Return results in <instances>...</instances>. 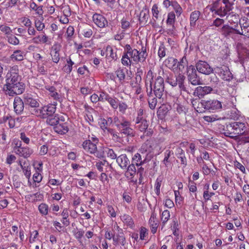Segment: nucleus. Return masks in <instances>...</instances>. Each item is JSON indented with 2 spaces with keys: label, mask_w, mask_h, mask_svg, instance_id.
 I'll return each mask as SVG.
<instances>
[{
  "label": "nucleus",
  "mask_w": 249,
  "mask_h": 249,
  "mask_svg": "<svg viewBox=\"0 0 249 249\" xmlns=\"http://www.w3.org/2000/svg\"><path fill=\"white\" fill-rule=\"evenodd\" d=\"M142 45L140 51L132 48L130 44H126L121 58L122 65L126 67H130L132 64H137L145 62L147 56L145 46L141 41Z\"/></svg>",
  "instance_id": "obj_2"
},
{
  "label": "nucleus",
  "mask_w": 249,
  "mask_h": 249,
  "mask_svg": "<svg viewBox=\"0 0 249 249\" xmlns=\"http://www.w3.org/2000/svg\"><path fill=\"white\" fill-rule=\"evenodd\" d=\"M120 133L129 138H133L135 136V130L130 127L131 123L127 120L122 122Z\"/></svg>",
  "instance_id": "obj_9"
},
{
  "label": "nucleus",
  "mask_w": 249,
  "mask_h": 249,
  "mask_svg": "<svg viewBox=\"0 0 249 249\" xmlns=\"http://www.w3.org/2000/svg\"><path fill=\"white\" fill-rule=\"evenodd\" d=\"M200 16V12L199 11H195L191 13L190 17V25L191 26H195L196 22Z\"/></svg>",
  "instance_id": "obj_44"
},
{
  "label": "nucleus",
  "mask_w": 249,
  "mask_h": 249,
  "mask_svg": "<svg viewBox=\"0 0 249 249\" xmlns=\"http://www.w3.org/2000/svg\"><path fill=\"white\" fill-rule=\"evenodd\" d=\"M139 73V71L137 72L135 79L132 80L130 84L131 90L135 95L140 94L142 92V77Z\"/></svg>",
  "instance_id": "obj_7"
},
{
  "label": "nucleus",
  "mask_w": 249,
  "mask_h": 249,
  "mask_svg": "<svg viewBox=\"0 0 249 249\" xmlns=\"http://www.w3.org/2000/svg\"><path fill=\"white\" fill-rule=\"evenodd\" d=\"M104 153L107 154V158L115 160L117 158V154L112 149L109 148H106L105 150L103 151Z\"/></svg>",
  "instance_id": "obj_59"
},
{
  "label": "nucleus",
  "mask_w": 249,
  "mask_h": 249,
  "mask_svg": "<svg viewBox=\"0 0 249 249\" xmlns=\"http://www.w3.org/2000/svg\"><path fill=\"white\" fill-rule=\"evenodd\" d=\"M107 102L113 109L116 110L118 108L119 100L115 96H111Z\"/></svg>",
  "instance_id": "obj_56"
},
{
  "label": "nucleus",
  "mask_w": 249,
  "mask_h": 249,
  "mask_svg": "<svg viewBox=\"0 0 249 249\" xmlns=\"http://www.w3.org/2000/svg\"><path fill=\"white\" fill-rule=\"evenodd\" d=\"M136 124V128L139 130L141 132L145 131L148 127V123L147 121L145 120H142L140 122H135Z\"/></svg>",
  "instance_id": "obj_46"
},
{
  "label": "nucleus",
  "mask_w": 249,
  "mask_h": 249,
  "mask_svg": "<svg viewBox=\"0 0 249 249\" xmlns=\"http://www.w3.org/2000/svg\"><path fill=\"white\" fill-rule=\"evenodd\" d=\"M73 232L74 237L78 241L81 240L84 234V231L82 229L77 228Z\"/></svg>",
  "instance_id": "obj_64"
},
{
  "label": "nucleus",
  "mask_w": 249,
  "mask_h": 249,
  "mask_svg": "<svg viewBox=\"0 0 249 249\" xmlns=\"http://www.w3.org/2000/svg\"><path fill=\"white\" fill-rule=\"evenodd\" d=\"M193 107L198 113L202 112V100L201 98H196L192 102Z\"/></svg>",
  "instance_id": "obj_37"
},
{
  "label": "nucleus",
  "mask_w": 249,
  "mask_h": 249,
  "mask_svg": "<svg viewBox=\"0 0 249 249\" xmlns=\"http://www.w3.org/2000/svg\"><path fill=\"white\" fill-rule=\"evenodd\" d=\"M226 128V135L231 138L243 134L246 129L245 124L236 122L227 124Z\"/></svg>",
  "instance_id": "obj_4"
},
{
  "label": "nucleus",
  "mask_w": 249,
  "mask_h": 249,
  "mask_svg": "<svg viewBox=\"0 0 249 249\" xmlns=\"http://www.w3.org/2000/svg\"><path fill=\"white\" fill-rule=\"evenodd\" d=\"M222 32L225 36H229L232 38L233 37L235 34H245L243 31L242 32H241L238 30L236 29L235 28L233 27H231L229 25H224L222 28Z\"/></svg>",
  "instance_id": "obj_14"
},
{
  "label": "nucleus",
  "mask_w": 249,
  "mask_h": 249,
  "mask_svg": "<svg viewBox=\"0 0 249 249\" xmlns=\"http://www.w3.org/2000/svg\"><path fill=\"white\" fill-rule=\"evenodd\" d=\"M62 118H63V117L59 118L58 115H55L53 116V115L52 116L46 118V122L48 124L55 126V125L59 122V120L63 121Z\"/></svg>",
  "instance_id": "obj_45"
},
{
  "label": "nucleus",
  "mask_w": 249,
  "mask_h": 249,
  "mask_svg": "<svg viewBox=\"0 0 249 249\" xmlns=\"http://www.w3.org/2000/svg\"><path fill=\"white\" fill-rule=\"evenodd\" d=\"M107 133L109 138L114 142L119 143L123 142V138L120 135L121 133L117 132L115 129H107Z\"/></svg>",
  "instance_id": "obj_15"
},
{
  "label": "nucleus",
  "mask_w": 249,
  "mask_h": 249,
  "mask_svg": "<svg viewBox=\"0 0 249 249\" xmlns=\"http://www.w3.org/2000/svg\"><path fill=\"white\" fill-rule=\"evenodd\" d=\"M66 63L63 67L62 70L64 73L69 74L72 71V67L75 64V63L72 60L71 56L66 58Z\"/></svg>",
  "instance_id": "obj_28"
},
{
  "label": "nucleus",
  "mask_w": 249,
  "mask_h": 249,
  "mask_svg": "<svg viewBox=\"0 0 249 249\" xmlns=\"http://www.w3.org/2000/svg\"><path fill=\"white\" fill-rule=\"evenodd\" d=\"M166 50L164 44L160 42L158 52V55L160 59L166 56Z\"/></svg>",
  "instance_id": "obj_55"
},
{
  "label": "nucleus",
  "mask_w": 249,
  "mask_h": 249,
  "mask_svg": "<svg viewBox=\"0 0 249 249\" xmlns=\"http://www.w3.org/2000/svg\"><path fill=\"white\" fill-rule=\"evenodd\" d=\"M115 74L121 84H123L125 78V71L124 69L119 68L115 71Z\"/></svg>",
  "instance_id": "obj_50"
},
{
  "label": "nucleus",
  "mask_w": 249,
  "mask_h": 249,
  "mask_svg": "<svg viewBox=\"0 0 249 249\" xmlns=\"http://www.w3.org/2000/svg\"><path fill=\"white\" fill-rule=\"evenodd\" d=\"M53 129L55 132L61 135L65 134L69 131L68 124L66 123L59 122L53 127Z\"/></svg>",
  "instance_id": "obj_26"
},
{
  "label": "nucleus",
  "mask_w": 249,
  "mask_h": 249,
  "mask_svg": "<svg viewBox=\"0 0 249 249\" xmlns=\"http://www.w3.org/2000/svg\"><path fill=\"white\" fill-rule=\"evenodd\" d=\"M148 224L151 232L153 234H155L159 226V221L157 218L156 213L153 212L151 213L150 217L148 221Z\"/></svg>",
  "instance_id": "obj_13"
},
{
  "label": "nucleus",
  "mask_w": 249,
  "mask_h": 249,
  "mask_svg": "<svg viewBox=\"0 0 249 249\" xmlns=\"http://www.w3.org/2000/svg\"><path fill=\"white\" fill-rule=\"evenodd\" d=\"M173 154L172 151L170 150H166L164 152V158L163 160V163H164L166 167H168L170 165L171 161L169 160V158L171 155Z\"/></svg>",
  "instance_id": "obj_51"
},
{
  "label": "nucleus",
  "mask_w": 249,
  "mask_h": 249,
  "mask_svg": "<svg viewBox=\"0 0 249 249\" xmlns=\"http://www.w3.org/2000/svg\"><path fill=\"white\" fill-rule=\"evenodd\" d=\"M106 58L110 61H115L118 58L116 50H114L110 45L106 47Z\"/></svg>",
  "instance_id": "obj_30"
},
{
  "label": "nucleus",
  "mask_w": 249,
  "mask_h": 249,
  "mask_svg": "<svg viewBox=\"0 0 249 249\" xmlns=\"http://www.w3.org/2000/svg\"><path fill=\"white\" fill-rule=\"evenodd\" d=\"M38 209L42 215H47L49 212V206L44 203H42L39 205Z\"/></svg>",
  "instance_id": "obj_54"
},
{
  "label": "nucleus",
  "mask_w": 249,
  "mask_h": 249,
  "mask_svg": "<svg viewBox=\"0 0 249 249\" xmlns=\"http://www.w3.org/2000/svg\"><path fill=\"white\" fill-rule=\"evenodd\" d=\"M162 182V178L159 177L155 181L154 185L155 193L157 196H159L160 194V188L161 186Z\"/></svg>",
  "instance_id": "obj_61"
},
{
  "label": "nucleus",
  "mask_w": 249,
  "mask_h": 249,
  "mask_svg": "<svg viewBox=\"0 0 249 249\" xmlns=\"http://www.w3.org/2000/svg\"><path fill=\"white\" fill-rule=\"evenodd\" d=\"M185 77L182 74H179L177 76V85L180 89V91H187V89L184 84Z\"/></svg>",
  "instance_id": "obj_42"
},
{
  "label": "nucleus",
  "mask_w": 249,
  "mask_h": 249,
  "mask_svg": "<svg viewBox=\"0 0 249 249\" xmlns=\"http://www.w3.org/2000/svg\"><path fill=\"white\" fill-rule=\"evenodd\" d=\"M60 46L58 44H55L52 47L50 54L52 61L55 63H57L60 60Z\"/></svg>",
  "instance_id": "obj_16"
},
{
  "label": "nucleus",
  "mask_w": 249,
  "mask_h": 249,
  "mask_svg": "<svg viewBox=\"0 0 249 249\" xmlns=\"http://www.w3.org/2000/svg\"><path fill=\"white\" fill-rule=\"evenodd\" d=\"M146 92L148 96L147 100L149 107L151 109L153 110L156 108L157 104V98L153 95L151 89L148 90V88L146 87Z\"/></svg>",
  "instance_id": "obj_21"
},
{
  "label": "nucleus",
  "mask_w": 249,
  "mask_h": 249,
  "mask_svg": "<svg viewBox=\"0 0 249 249\" xmlns=\"http://www.w3.org/2000/svg\"><path fill=\"white\" fill-rule=\"evenodd\" d=\"M57 105V103L56 102H53L52 104H49L47 105L41 107L43 119H46L53 115L56 111Z\"/></svg>",
  "instance_id": "obj_10"
},
{
  "label": "nucleus",
  "mask_w": 249,
  "mask_h": 249,
  "mask_svg": "<svg viewBox=\"0 0 249 249\" xmlns=\"http://www.w3.org/2000/svg\"><path fill=\"white\" fill-rule=\"evenodd\" d=\"M170 217V212L167 210H164L162 212L161 214V220L162 222V228L165 225L167 222L169 220Z\"/></svg>",
  "instance_id": "obj_52"
},
{
  "label": "nucleus",
  "mask_w": 249,
  "mask_h": 249,
  "mask_svg": "<svg viewBox=\"0 0 249 249\" xmlns=\"http://www.w3.org/2000/svg\"><path fill=\"white\" fill-rule=\"evenodd\" d=\"M192 69V73H189L188 77L189 78V80L190 81L191 84L194 85H197L201 84V83L200 80V78L199 76H197L196 73V71H195V72H193V71L195 70L194 67L192 66H190L188 68V71H190V69Z\"/></svg>",
  "instance_id": "obj_27"
},
{
  "label": "nucleus",
  "mask_w": 249,
  "mask_h": 249,
  "mask_svg": "<svg viewBox=\"0 0 249 249\" xmlns=\"http://www.w3.org/2000/svg\"><path fill=\"white\" fill-rule=\"evenodd\" d=\"M116 162L123 169H126L130 164V161L126 154H121L116 158Z\"/></svg>",
  "instance_id": "obj_20"
},
{
  "label": "nucleus",
  "mask_w": 249,
  "mask_h": 249,
  "mask_svg": "<svg viewBox=\"0 0 249 249\" xmlns=\"http://www.w3.org/2000/svg\"><path fill=\"white\" fill-rule=\"evenodd\" d=\"M61 216L62 217V218L61 220V222L66 227L68 226L70 224V222L69 218V210L67 208H64L63 210L61 213Z\"/></svg>",
  "instance_id": "obj_38"
},
{
  "label": "nucleus",
  "mask_w": 249,
  "mask_h": 249,
  "mask_svg": "<svg viewBox=\"0 0 249 249\" xmlns=\"http://www.w3.org/2000/svg\"><path fill=\"white\" fill-rule=\"evenodd\" d=\"M152 141L147 140L141 146L139 151L142 153L149 152L152 148Z\"/></svg>",
  "instance_id": "obj_43"
},
{
  "label": "nucleus",
  "mask_w": 249,
  "mask_h": 249,
  "mask_svg": "<svg viewBox=\"0 0 249 249\" xmlns=\"http://www.w3.org/2000/svg\"><path fill=\"white\" fill-rule=\"evenodd\" d=\"M175 19L176 15L174 12L171 11L168 13L166 24L167 27H169V30L172 31H173L175 29Z\"/></svg>",
  "instance_id": "obj_31"
},
{
  "label": "nucleus",
  "mask_w": 249,
  "mask_h": 249,
  "mask_svg": "<svg viewBox=\"0 0 249 249\" xmlns=\"http://www.w3.org/2000/svg\"><path fill=\"white\" fill-rule=\"evenodd\" d=\"M25 88V84L20 81L18 67L17 65L11 67L6 75L3 91L6 95L14 96L23 93Z\"/></svg>",
  "instance_id": "obj_1"
},
{
  "label": "nucleus",
  "mask_w": 249,
  "mask_h": 249,
  "mask_svg": "<svg viewBox=\"0 0 249 249\" xmlns=\"http://www.w3.org/2000/svg\"><path fill=\"white\" fill-rule=\"evenodd\" d=\"M24 174L27 178H29L31 177V167L29 164L25 161L23 163V166L21 167Z\"/></svg>",
  "instance_id": "obj_49"
},
{
  "label": "nucleus",
  "mask_w": 249,
  "mask_h": 249,
  "mask_svg": "<svg viewBox=\"0 0 249 249\" xmlns=\"http://www.w3.org/2000/svg\"><path fill=\"white\" fill-rule=\"evenodd\" d=\"M93 23L99 28H103L108 25L107 18L102 15L95 13L92 16Z\"/></svg>",
  "instance_id": "obj_11"
},
{
  "label": "nucleus",
  "mask_w": 249,
  "mask_h": 249,
  "mask_svg": "<svg viewBox=\"0 0 249 249\" xmlns=\"http://www.w3.org/2000/svg\"><path fill=\"white\" fill-rule=\"evenodd\" d=\"M145 163V160H142L141 155L140 153H136L132 158V163L139 167Z\"/></svg>",
  "instance_id": "obj_39"
},
{
  "label": "nucleus",
  "mask_w": 249,
  "mask_h": 249,
  "mask_svg": "<svg viewBox=\"0 0 249 249\" xmlns=\"http://www.w3.org/2000/svg\"><path fill=\"white\" fill-rule=\"evenodd\" d=\"M43 195L38 192L35 194H29L25 196L26 200L32 202L40 201L43 199Z\"/></svg>",
  "instance_id": "obj_35"
},
{
  "label": "nucleus",
  "mask_w": 249,
  "mask_h": 249,
  "mask_svg": "<svg viewBox=\"0 0 249 249\" xmlns=\"http://www.w3.org/2000/svg\"><path fill=\"white\" fill-rule=\"evenodd\" d=\"M127 170L125 173L126 178L131 182H136L137 180H134L133 178L136 173V169L134 163L129 164L126 167Z\"/></svg>",
  "instance_id": "obj_18"
},
{
  "label": "nucleus",
  "mask_w": 249,
  "mask_h": 249,
  "mask_svg": "<svg viewBox=\"0 0 249 249\" xmlns=\"http://www.w3.org/2000/svg\"><path fill=\"white\" fill-rule=\"evenodd\" d=\"M77 73L84 76H89L90 74L89 71L86 65L79 67L77 69Z\"/></svg>",
  "instance_id": "obj_60"
},
{
  "label": "nucleus",
  "mask_w": 249,
  "mask_h": 249,
  "mask_svg": "<svg viewBox=\"0 0 249 249\" xmlns=\"http://www.w3.org/2000/svg\"><path fill=\"white\" fill-rule=\"evenodd\" d=\"M47 60H42L41 62H38L37 63V71L39 74L42 75H46L47 73V69L46 67Z\"/></svg>",
  "instance_id": "obj_32"
},
{
  "label": "nucleus",
  "mask_w": 249,
  "mask_h": 249,
  "mask_svg": "<svg viewBox=\"0 0 249 249\" xmlns=\"http://www.w3.org/2000/svg\"><path fill=\"white\" fill-rule=\"evenodd\" d=\"M33 166L36 172H42L43 162L41 161L35 160L33 163Z\"/></svg>",
  "instance_id": "obj_62"
},
{
  "label": "nucleus",
  "mask_w": 249,
  "mask_h": 249,
  "mask_svg": "<svg viewBox=\"0 0 249 249\" xmlns=\"http://www.w3.org/2000/svg\"><path fill=\"white\" fill-rule=\"evenodd\" d=\"M188 64L186 55L185 54L179 61H178V69L179 71L183 72L185 70V68L187 67Z\"/></svg>",
  "instance_id": "obj_41"
},
{
  "label": "nucleus",
  "mask_w": 249,
  "mask_h": 249,
  "mask_svg": "<svg viewBox=\"0 0 249 249\" xmlns=\"http://www.w3.org/2000/svg\"><path fill=\"white\" fill-rule=\"evenodd\" d=\"M25 53L23 51L17 50L14 51L10 56V58L14 61H20L23 60Z\"/></svg>",
  "instance_id": "obj_33"
},
{
  "label": "nucleus",
  "mask_w": 249,
  "mask_h": 249,
  "mask_svg": "<svg viewBox=\"0 0 249 249\" xmlns=\"http://www.w3.org/2000/svg\"><path fill=\"white\" fill-rule=\"evenodd\" d=\"M24 103L26 105H28L32 108H36L39 106L38 100L33 98L31 95L27 94L25 96Z\"/></svg>",
  "instance_id": "obj_24"
},
{
  "label": "nucleus",
  "mask_w": 249,
  "mask_h": 249,
  "mask_svg": "<svg viewBox=\"0 0 249 249\" xmlns=\"http://www.w3.org/2000/svg\"><path fill=\"white\" fill-rule=\"evenodd\" d=\"M164 74L162 68H157L150 69L146 75L145 86L147 87L149 84V89H151L152 91V84L154 79L153 91L155 96L159 99L162 98L164 92Z\"/></svg>",
  "instance_id": "obj_3"
},
{
  "label": "nucleus",
  "mask_w": 249,
  "mask_h": 249,
  "mask_svg": "<svg viewBox=\"0 0 249 249\" xmlns=\"http://www.w3.org/2000/svg\"><path fill=\"white\" fill-rule=\"evenodd\" d=\"M172 7L176 13L177 15L178 16H180L183 11L182 8L177 1H173Z\"/></svg>",
  "instance_id": "obj_58"
},
{
  "label": "nucleus",
  "mask_w": 249,
  "mask_h": 249,
  "mask_svg": "<svg viewBox=\"0 0 249 249\" xmlns=\"http://www.w3.org/2000/svg\"><path fill=\"white\" fill-rule=\"evenodd\" d=\"M227 18L229 22H230L231 24H232V23L234 24L233 25V27L236 28V27L238 26L239 16L236 15L229 14L227 16Z\"/></svg>",
  "instance_id": "obj_48"
},
{
  "label": "nucleus",
  "mask_w": 249,
  "mask_h": 249,
  "mask_svg": "<svg viewBox=\"0 0 249 249\" xmlns=\"http://www.w3.org/2000/svg\"><path fill=\"white\" fill-rule=\"evenodd\" d=\"M171 109V107L169 105L162 104L158 109L157 115L159 118L161 119L164 118L168 111Z\"/></svg>",
  "instance_id": "obj_29"
},
{
  "label": "nucleus",
  "mask_w": 249,
  "mask_h": 249,
  "mask_svg": "<svg viewBox=\"0 0 249 249\" xmlns=\"http://www.w3.org/2000/svg\"><path fill=\"white\" fill-rule=\"evenodd\" d=\"M121 221L127 227L133 229L135 227L134 222L132 217L128 214H123L120 216Z\"/></svg>",
  "instance_id": "obj_25"
},
{
  "label": "nucleus",
  "mask_w": 249,
  "mask_h": 249,
  "mask_svg": "<svg viewBox=\"0 0 249 249\" xmlns=\"http://www.w3.org/2000/svg\"><path fill=\"white\" fill-rule=\"evenodd\" d=\"M214 71L222 79L226 81H230L232 78V75L229 68L225 66L216 67Z\"/></svg>",
  "instance_id": "obj_8"
},
{
  "label": "nucleus",
  "mask_w": 249,
  "mask_h": 249,
  "mask_svg": "<svg viewBox=\"0 0 249 249\" xmlns=\"http://www.w3.org/2000/svg\"><path fill=\"white\" fill-rule=\"evenodd\" d=\"M235 0H233L232 1H230V0H223V2L224 4V6L219 7L217 5V2L214 3L213 10L215 11V13H217L220 17H224L225 16H228L230 13V12L233 8V2Z\"/></svg>",
  "instance_id": "obj_6"
},
{
  "label": "nucleus",
  "mask_w": 249,
  "mask_h": 249,
  "mask_svg": "<svg viewBox=\"0 0 249 249\" xmlns=\"http://www.w3.org/2000/svg\"><path fill=\"white\" fill-rule=\"evenodd\" d=\"M14 111L17 114H20L24 109V103L19 97H16L14 101Z\"/></svg>",
  "instance_id": "obj_23"
},
{
  "label": "nucleus",
  "mask_w": 249,
  "mask_h": 249,
  "mask_svg": "<svg viewBox=\"0 0 249 249\" xmlns=\"http://www.w3.org/2000/svg\"><path fill=\"white\" fill-rule=\"evenodd\" d=\"M149 17L148 11L142 10L140 13L139 20L141 23H146Z\"/></svg>",
  "instance_id": "obj_57"
},
{
  "label": "nucleus",
  "mask_w": 249,
  "mask_h": 249,
  "mask_svg": "<svg viewBox=\"0 0 249 249\" xmlns=\"http://www.w3.org/2000/svg\"><path fill=\"white\" fill-rule=\"evenodd\" d=\"M8 122L10 128H14L15 126V120L12 116L8 115L2 117L0 123H6Z\"/></svg>",
  "instance_id": "obj_47"
},
{
  "label": "nucleus",
  "mask_w": 249,
  "mask_h": 249,
  "mask_svg": "<svg viewBox=\"0 0 249 249\" xmlns=\"http://www.w3.org/2000/svg\"><path fill=\"white\" fill-rule=\"evenodd\" d=\"M45 88L48 91L50 97L54 100L55 102L60 101L61 95L57 92V89L54 87L47 85L45 86Z\"/></svg>",
  "instance_id": "obj_19"
},
{
  "label": "nucleus",
  "mask_w": 249,
  "mask_h": 249,
  "mask_svg": "<svg viewBox=\"0 0 249 249\" xmlns=\"http://www.w3.org/2000/svg\"><path fill=\"white\" fill-rule=\"evenodd\" d=\"M140 239L141 240H146L148 238V230L144 227L140 229Z\"/></svg>",
  "instance_id": "obj_53"
},
{
  "label": "nucleus",
  "mask_w": 249,
  "mask_h": 249,
  "mask_svg": "<svg viewBox=\"0 0 249 249\" xmlns=\"http://www.w3.org/2000/svg\"><path fill=\"white\" fill-rule=\"evenodd\" d=\"M8 42L12 45H17L19 43V39L14 35L9 34L7 36Z\"/></svg>",
  "instance_id": "obj_63"
},
{
  "label": "nucleus",
  "mask_w": 249,
  "mask_h": 249,
  "mask_svg": "<svg viewBox=\"0 0 249 249\" xmlns=\"http://www.w3.org/2000/svg\"><path fill=\"white\" fill-rule=\"evenodd\" d=\"M84 150L88 153L93 154L95 157L99 159L104 157V151L101 150H98L97 144L93 143L90 140H85L82 144Z\"/></svg>",
  "instance_id": "obj_5"
},
{
  "label": "nucleus",
  "mask_w": 249,
  "mask_h": 249,
  "mask_svg": "<svg viewBox=\"0 0 249 249\" xmlns=\"http://www.w3.org/2000/svg\"><path fill=\"white\" fill-rule=\"evenodd\" d=\"M163 63L167 68L171 70L174 71L178 69V60L173 57H168Z\"/></svg>",
  "instance_id": "obj_22"
},
{
  "label": "nucleus",
  "mask_w": 249,
  "mask_h": 249,
  "mask_svg": "<svg viewBox=\"0 0 249 249\" xmlns=\"http://www.w3.org/2000/svg\"><path fill=\"white\" fill-rule=\"evenodd\" d=\"M33 43L38 44L40 43H47L48 41V37L45 35H38L33 38Z\"/></svg>",
  "instance_id": "obj_40"
},
{
  "label": "nucleus",
  "mask_w": 249,
  "mask_h": 249,
  "mask_svg": "<svg viewBox=\"0 0 249 249\" xmlns=\"http://www.w3.org/2000/svg\"><path fill=\"white\" fill-rule=\"evenodd\" d=\"M31 10L35 12V13L38 16H42L43 14V6L38 5L35 2L33 1L30 4Z\"/></svg>",
  "instance_id": "obj_36"
},
{
  "label": "nucleus",
  "mask_w": 249,
  "mask_h": 249,
  "mask_svg": "<svg viewBox=\"0 0 249 249\" xmlns=\"http://www.w3.org/2000/svg\"><path fill=\"white\" fill-rule=\"evenodd\" d=\"M120 26L122 31L125 32L131 27L130 19L127 17H123L120 20Z\"/></svg>",
  "instance_id": "obj_34"
},
{
  "label": "nucleus",
  "mask_w": 249,
  "mask_h": 249,
  "mask_svg": "<svg viewBox=\"0 0 249 249\" xmlns=\"http://www.w3.org/2000/svg\"><path fill=\"white\" fill-rule=\"evenodd\" d=\"M15 153L20 157H22L27 159L33 153V150L32 149L27 146L21 147H18V149L15 151Z\"/></svg>",
  "instance_id": "obj_17"
},
{
  "label": "nucleus",
  "mask_w": 249,
  "mask_h": 249,
  "mask_svg": "<svg viewBox=\"0 0 249 249\" xmlns=\"http://www.w3.org/2000/svg\"><path fill=\"white\" fill-rule=\"evenodd\" d=\"M203 108L213 112L222 108L221 103L218 100H210L203 103Z\"/></svg>",
  "instance_id": "obj_12"
}]
</instances>
